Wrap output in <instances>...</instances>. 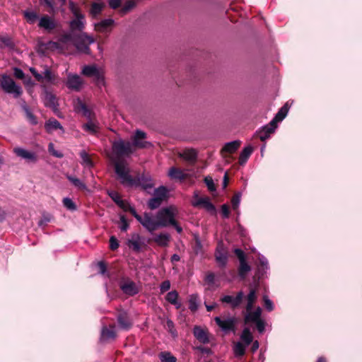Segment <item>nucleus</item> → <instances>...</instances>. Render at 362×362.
<instances>
[{"label":"nucleus","instance_id":"obj_1","mask_svg":"<svg viewBox=\"0 0 362 362\" xmlns=\"http://www.w3.org/2000/svg\"><path fill=\"white\" fill-rule=\"evenodd\" d=\"M177 214V208L173 206L160 209L156 214V219L158 221L160 228L172 225L175 227L177 232L180 233L182 231V228L177 224L175 220Z\"/></svg>","mask_w":362,"mask_h":362},{"label":"nucleus","instance_id":"obj_2","mask_svg":"<svg viewBox=\"0 0 362 362\" xmlns=\"http://www.w3.org/2000/svg\"><path fill=\"white\" fill-rule=\"evenodd\" d=\"M112 160L115 164V173L121 182L127 186L134 185L135 181L129 175V169L127 164L124 161L116 160L113 157L112 158Z\"/></svg>","mask_w":362,"mask_h":362},{"label":"nucleus","instance_id":"obj_3","mask_svg":"<svg viewBox=\"0 0 362 362\" xmlns=\"http://www.w3.org/2000/svg\"><path fill=\"white\" fill-rule=\"evenodd\" d=\"M82 74L93 78L98 86H105V72L102 67L96 65L85 66L82 69Z\"/></svg>","mask_w":362,"mask_h":362},{"label":"nucleus","instance_id":"obj_4","mask_svg":"<svg viewBox=\"0 0 362 362\" xmlns=\"http://www.w3.org/2000/svg\"><path fill=\"white\" fill-rule=\"evenodd\" d=\"M69 8L72 12L74 19L70 21L69 26L71 30H82L85 28V16L81 13L78 6L72 1H69Z\"/></svg>","mask_w":362,"mask_h":362},{"label":"nucleus","instance_id":"obj_5","mask_svg":"<svg viewBox=\"0 0 362 362\" xmlns=\"http://www.w3.org/2000/svg\"><path fill=\"white\" fill-rule=\"evenodd\" d=\"M134 148L130 142H124L122 140L115 141L112 144V155L110 156V158H115L116 160H119V157L121 156L129 155L132 153Z\"/></svg>","mask_w":362,"mask_h":362},{"label":"nucleus","instance_id":"obj_6","mask_svg":"<svg viewBox=\"0 0 362 362\" xmlns=\"http://www.w3.org/2000/svg\"><path fill=\"white\" fill-rule=\"evenodd\" d=\"M0 85L6 93L13 94L15 97L22 93L21 88L8 76L3 75L0 77Z\"/></svg>","mask_w":362,"mask_h":362},{"label":"nucleus","instance_id":"obj_7","mask_svg":"<svg viewBox=\"0 0 362 362\" xmlns=\"http://www.w3.org/2000/svg\"><path fill=\"white\" fill-rule=\"evenodd\" d=\"M139 218V222L150 233L160 228L158 219H154L149 214L144 213L142 217Z\"/></svg>","mask_w":362,"mask_h":362},{"label":"nucleus","instance_id":"obj_8","mask_svg":"<svg viewBox=\"0 0 362 362\" xmlns=\"http://www.w3.org/2000/svg\"><path fill=\"white\" fill-rule=\"evenodd\" d=\"M192 204L195 207H203L206 211L210 212H214L215 211V207L211 203L209 199L206 197H199L198 192H194L193 199L192 200Z\"/></svg>","mask_w":362,"mask_h":362},{"label":"nucleus","instance_id":"obj_9","mask_svg":"<svg viewBox=\"0 0 362 362\" xmlns=\"http://www.w3.org/2000/svg\"><path fill=\"white\" fill-rule=\"evenodd\" d=\"M94 42V39L86 33L80 34L78 40L75 42L77 49L81 52L88 53L89 52L88 45Z\"/></svg>","mask_w":362,"mask_h":362},{"label":"nucleus","instance_id":"obj_10","mask_svg":"<svg viewBox=\"0 0 362 362\" xmlns=\"http://www.w3.org/2000/svg\"><path fill=\"white\" fill-rule=\"evenodd\" d=\"M146 139V134L145 132L137 130L134 134V136L132 138L133 143L132 144V148H148L151 146V144L145 140Z\"/></svg>","mask_w":362,"mask_h":362},{"label":"nucleus","instance_id":"obj_11","mask_svg":"<svg viewBox=\"0 0 362 362\" xmlns=\"http://www.w3.org/2000/svg\"><path fill=\"white\" fill-rule=\"evenodd\" d=\"M214 320L223 332L234 330V327L236 323V319L235 317L221 319L219 317H216Z\"/></svg>","mask_w":362,"mask_h":362},{"label":"nucleus","instance_id":"obj_12","mask_svg":"<svg viewBox=\"0 0 362 362\" xmlns=\"http://www.w3.org/2000/svg\"><path fill=\"white\" fill-rule=\"evenodd\" d=\"M14 153L19 157L26 160L30 163H35L37 160L36 154L32 151H29L22 148H15Z\"/></svg>","mask_w":362,"mask_h":362},{"label":"nucleus","instance_id":"obj_13","mask_svg":"<svg viewBox=\"0 0 362 362\" xmlns=\"http://www.w3.org/2000/svg\"><path fill=\"white\" fill-rule=\"evenodd\" d=\"M114 25L112 19H105L94 24L95 30L100 33H109Z\"/></svg>","mask_w":362,"mask_h":362},{"label":"nucleus","instance_id":"obj_14","mask_svg":"<svg viewBox=\"0 0 362 362\" xmlns=\"http://www.w3.org/2000/svg\"><path fill=\"white\" fill-rule=\"evenodd\" d=\"M66 85L69 88L78 90L81 88L83 85V81L78 75L69 74L67 77Z\"/></svg>","mask_w":362,"mask_h":362},{"label":"nucleus","instance_id":"obj_15","mask_svg":"<svg viewBox=\"0 0 362 362\" xmlns=\"http://www.w3.org/2000/svg\"><path fill=\"white\" fill-rule=\"evenodd\" d=\"M276 128V124H275L274 123H272V122L271 121V122L268 125L264 126V127H262V129H260L257 132L259 139L263 141H265L270 136V135L272 133L274 132Z\"/></svg>","mask_w":362,"mask_h":362},{"label":"nucleus","instance_id":"obj_16","mask_svg":"<svg viewBox=\"0 0 362 362\" xmlns=\"http://www.w3.org/2000/svg\"><path fill=\"white\" fill-rule=\"evenodd\" d=\"M261 313L262 309L259 307H257L254 311H252V309L250 310H246V314L245 315V322H255L261 320Z\"/></svg>","mask_w":362,"mask_h":362},{"label":"nucleus","instance_id":"obj_17","mask_svg":"<svg viewBox=\"0 0 362 362\" xmlns=\"http://www.w3.org/2000/svg\"><path fill=\"white\" fill-rule=\"evenodd\" d=\"M243 298V293L240 291L235 297L231 296H224L223 298H221V300L223 303L230 304L233 308H235L240 304Z\"/></svg>","mask_w":362,"mask_h":362},{"label":"nucleus","instance_id":"obj_18","mask_svg":"<svg viewBox=\"0 0 362 362\" xmlns=\"http://www.w3.org/2000/svg\"><path fill=\"white\" fill-rule=\"evenodd\" d=\"M240 144L241 142L239 140H235L225 144L221 151L222 156H225L226 153L230 154L235 153L240 147Z\"/></svg>","mask_w":362,"mask_h":362},{"label":"nucleus","instance_id":"obj_19","mask_svg":"<svg viewBox=\"0 0 362 362\" xmlns=\"http://www.w3.org/2000/svg\"><path fill=\"white\" fill-rule=\"evenodd\" d=\"M152 240L158 246L167 247L170 241V235L167 233H160L156 234Z\"/></svg>","mask_w":362,"mask_h":362},{"label":"nucleus","instance_id":"obj_20","mask_svg":"<svg viewBox=\"0 0 362 362\" xmlns=\"http://www.w3.org/2000/svg\"><path fill=\"white\" fill-rule=\"evenodd\" d=\"M39 26L46 30L51 31L56 27V23L53 18L43 16L40 19Z\"/></svg>","mask_w":362,"mask_h":362},{"label":"nucleus","instance_id":"obj_21","mask_svg":"<svg viewBox=\"0 0 362 362\" xmlns=\"http://www.w3.org/2000/svg\"><path fill=\"white\" fill-rule=\"evenodd\" d=\"M168 176L173 180H183L187 177L186 171L172 167L169 169Z\"/></svg>","mask_w":362,"mask_h":362},{"label":"nucleus","instance_id":"obj_22","mask_svg":"<svg viewBox=\"0 0 362 362\" xmlns=\"http://www.w3.org/2000/svg\"><path fill=\"white\" fill-rule=\"evenodd\" d=\"M216 259L221 266H224L227 262V252L223 245L219 244L216 252Z\"/></svg>","mask_w":362,"mask_h":362},{"label":"nucleus","instance_id":"obj_23","mask_svg":"<svg viewBox=\"0 0 362 362\" xmlns=\"http://www.w3.org/2000/svg\"><path fill=\"white\" fill-rule=\"evenodd\" d=\"M123 292L129 296H133L138 293L139 288L136 285L131 281H127L121 285Z\"/></svg>","mask_w":362,"mask_h":362},{"label":"nucleus","instance_id":"obj_24","mask_svg":"<svg viewBox=\"0 0 362 362\" xmlns=\"http://www.w3.org/2000/svg\"><path fill=\"white\" fill-rule=\"evenodd\" d=\"M194 334L197 339H198L202 343L205 344L209 341L206 330L199 327H195L194 328Z\"/></svg>","mask_w":362,"mask_h":362},{"label":"nucleus","instance_id":"obj_25","mask_svg":"<svg viewBox=\"0 0 362 362\" xmlns=\"http://www.w3.org/2000/svg\"><path fill=\"white\" fill-rule=\"evenodd\" d=\"M252 151L253 148L251 146H247L243 148L239 157V163L241 165H243L246 163Z\"/></svg>","mask_w":362,"mask_h":362},{"label":"nucleus","instance_id":"obj_26","mask_svg":"<svg viewBox=\"0 0 362 362\" xmlns=\"http://www.w3.org/2000/svg\"><path fill=\"white\" fill-rule=\"evenodd\" d=\"M45 127L47 132L49 133H52V132L57 129H61L62 131H63V128L61 126L60 123L54 119H49L46 122Z\"/></svg>","mask_w":362,"mask_h":362},{"label":"nucleus","instance_id":"obj_27","mask_svg":"<svg viewBox=\"0 0 362 362\" xmlns=\"http://www.w3.org/2000/svg\"><path fill=\"white\" fill-rule=\"evenodd\" d=\"M288 112V104H285L276 115L275 117L272 120V123L276 124L278 122L282 121L286 116L287 115Z\"/></svg>","mask_w":362,"mask_h":362},{"label":"nucleus","instance_id":"obj_28","mask_svg":"<svg viewBox=\"0 0 362 362\" xmlns=\"http://www.w3.org/2000/svg\"><path fill=\"white\" fill-rule=\"evenodd\" d=\"M140 236L138 234H134L132 238L128 241L129 247L132 248L135 251H139L141 249V240Z\"/></svg>","mask_w":362,"mask_h":362},{"label":"nucleus","instance_id":"obj_29","mask_svg":"<svg viewBox=\"0 0 362 362\" xmlns=\"http://www.w3.org/2000/svg\"><path fill=\"white\" fill-rule=\"evenodd\" d=\"M180 156L186 160L192 161L197 157V152L194 149H185L180 153Z\"/></svg>","mask_w":362,"mask_h":362},{"label":"nucleus","instance_id":"obj_30","mask_svg":"<svg viewBox=\"0 0 362 362\" xmlns=\"http://www.w3.org/2000/svg\"><path fill=\"white\" fill-rule=\"evenodd\" d=\"M257 300V294L256 291L255 289H251L249 294L246 298V310H250L252 308L253 303Z\"/></svg>","mask_w":362,"mask_h":362},{"label":"nucleus","instance_id":"obj_31","mask_svg":"<svg viewBox=\"0 0 362 362\" xmlns=\"http://www.w3.org/2000/svg\"><path fill=\"white\" fill-rule=\"evenodd\" d=\"M111 198L123 209H127V203H126L124 200H122L119 194L115 192H112L110 194Z\"/></svg>","mask_w":362,"mask_h":362},{"label":"nucleus","instance_id":"obj_32","mask_svg":"<svg viewBox=\"0 0 362 362\" xmlns=\"http://www.w3.org/2000/svg\"><path fill=\"white\" fill-rule=\"evenodd\" d=\"M178 294L176 291H171L167 294L166 299L167 300L175 305L177 308L180 307V303L177 301Z\"/></svg>","mask_w":362,"mask_h":362},{"label":"nucleus","instance_id":"obj_33","mask_svg":"<svg viewBox=\"0 0 362 362\" xmlns=\"http://www.w3.org/2000/svg\"><path fill=\"white\" fill-rule=\"evenodd\" d=\"M241 340L245 346H248L252 341V335L248 328H245L240 336Z\"/></svg>","mask_w":362,"mask_h":362},{"label":"nucleus","instance_id":"obj_34","mask_svg":"<svg viewBox=\"0 0 362 362\" xmlns=\"http://www.w3.org/2000/svg\"><path fill=\"white\" fill-rule=\"evenodd\" d=\"M66 177L76 187L80 189H85L86 188V185L78 178L71 175H66Z\"/></svg>","mask_w":362,"mask_h":362},{"label":"nucleus","instance_id":"obj_35","mask_svg":"<svg viewBox=\"0 0 362 362\" xmlns=\"http://www.w3.org/2000/svg\"><path fill=\"white\" fill-rule=\"evenodd\" d=\"M103 7H104L103 3H93L91 6L90 13L93 17H95L99 13H100Z\"/></svg>","mask_w":362,"mask_h":362},{"label":"nucleus","instance_id":"obj_36","mask_svg":"<svg viewBox=\"0 0 362 362\" xmlns=\"http://www.w3.org/2000/svg\"><path fill=\"white\" fill-rule=\"evenodd\" d=\"M116 336L115 328H104L102 331V338L103 339H114Z\"/></svg>","mask_w":362,"mask_h":362},{"label":"nucleus","instance_id":"obj_37","mask_svg":"<svg viewBox=\"0 0 362 362\" xmlns=\"http://www.w3.org/2000/svg\"><path fill=\"white\" fill-rule=\"evenodd\" d=\"M80 156L81 158V163L83 165L86 166V167H92L93 163V161L91 160L90 156H88V154L83 151L80 153Z\"/></svg>","mask_w":362,"mask_h":362},{"label":"nucleus","instance_id":"obj_38","mask_svg":"<svg viewBox=\"0 0 362 362\" xmlns=\"http://www.w3.org/2000/svg\"><path fill=\"white\" fill-rule=\"evenodd\" d=\"M250 270V267L247 264L245 260L240 262L239 274L242 277H245L246 274Z\"/></svg>","mask_w":362,"mask_h":362},{"label":"nucleus","instance_id":"obj_39","mask_svg":"<svg viewBox=\"0 0 362 362\" xmlns=\"http://www.w3.org/2000/svg\"><path fill=\"white\" fill-rule=\"evenodd\" d=\"M168 190L165 187H160L156 189L154 192V196L156 197L160 198V200L163 201L167 197Z\"/></svg>","mask_w":362,"mask_h":362},{"label":"nucleus","instance_id":"obj_40","mask_svg":"<svg viewBox=\"0 0 362 362\" xmlns=\"http://www.w3.org/2000/svg\"><path fill=\"white\" fill-rule=\"evenodd\" d=\"M245 345L241 342H236L234 344L233 351L236 356H243L245 354Z\"/></svg>","mask_w":362,"mask_h":362},{"label":"nucleus","instance_id":"obj_41","mask_svg":"<svg viewBox=\"0 0 362 362\" xmlns=\"http://www.w3.org/2000/svg\"><path fill=\"white\" fill-rule=\"evenodd\" d=\"M160 359L162 362H176V358L169 352H163L160 354Z\"/></svg>","mask_w":362,"mask_h":362},{"label":"nucleus","instance_id":"obj_42","mask_svg":"<svg viewBox=\"0 0 362 362\" xmlns=\"http://www.w3.org/2000/svg\"><path fill=\"white\" fill-rule=\"evenodd\" d=\"M160 198L156 197L155 196L151 199L148 202V206L151 209H155L158 208L162 203Z\"/></svg>","mask_w":362,"mask_h":362},{"label":"nucleus","instance_id":"obj_43","mask_svg":"<svg viewBox=\"0 0 362 362\" xmlns=\"http://www.w3.org/2000/svg\"><path fill=\"white\" fill-rule=\"evenodd\" d=\"M83 127L86 131L90 133H95L98 129L97 124L92 121H90L88 123L83 124Z\"/></svg>","mask_w":362,"mask_h":362},{"label":"nucleus","instance_id":"obj_44","mask_svg":"<svg viewBox=\"0 0 362 362\" xmlns=\"http://www.w3.org/2000/svg\"><path fill=\"white\" fill-rule=\"evenodd\" d=\"M118 321L120 326L123 329H128L131 326V322L127 318L126 315H121L118 317Z\"/></svg>","mask_w":362,"mask_h":362},{"label":"nucleus","instance_id":"obj_45","mask_svg":"<svg viewBox=\"0 0 362 362\" xmlns=\"http://www.w3.org/2000/svg\"><path fill=\"white\" fill-rule=\"evenodd\" d=\"M76 109L78 112H81L85 116H89L90 113L87 110L86 105L80 100H77L75 105Z\"/></svg>","mask_w":362,"mask_h":362},{"label":"nucleus","instance_id":"obj_46","mask_svg":"<svg viewBox=\"0 0 362 362\" xmlns=\"http://www.w3.org/2000/svg\"><path fill=\"white\" fill-rule=\"evenodd\" d=\"M64 206L69 210L75 211L76 209V206L74 202L68 197L64 198L63 199Z\"/></svg>","mask_w":362,"mask_h":362},{"label":"nucleus","instance_id":"obj_47","mask_svg":"<svg viewBox=\"0 0 362 362\" xmlns=\"http://www.w3.org/2000/svg\"><path fill=\"white\" fill-rule=\"evenodd\" d=\"M189 309L192 311L197 310L198 308V297L192 295L189 298Z\"/></svg>","mask_w":362,"mask_h":362},{"label":"nucleus","instance_id":"obj_48","mask_svg":"<svg viewBox=\"0 0 362 362\" xmlns=\"http://www.w3.org/2000/svg\"><path fill=\"white\" fill-rule=\"evenodd\" d=\"M24 16L27 21L30 23H34L37 18V15L34 11H25L24 13Z\"/></svg>","mask_w":362,"mask_h":362},{"label":"nucleus","instance_id":"obj_49","mask_svg":"<svg viewBox=\"0 0 362 362\" xmlns=\"http://www.w3.org/2000/svg\"><path fill=\"white\" fill-rule=\"evenodd\" d=\"M240 198H241V194L238 193L236 194L231 199V204L233 209L234 210H237L239 207L240 203Z\"/></svg>","mask_w":362,"mask_h":362},{"label":"nucleus","instance_id":"obj_50","mask_svg":"<svg viewBox=\"0 0 362 362\" xmlns=\"http://www.w3.org/2000/svg\"><path fill=\"white\" fill-rule=\"evenodd\" d=\"M205 183L210 191H214L216 189L214 181L211 177H206L204 179Z\"/></svg>","mask_w":362,"mask_h":362},{"label":"nucleus","instance_id":"obj_51","mask_svg":"<svg viewBox=\"0 0 362 362\" xmlns=\"http://www.w3.org/2000/svg\"><path fill=\"white\" fill-rule=\"evenodd\" d=\"M263 300H264V305H265V308L269 310V311H272L273 309H274V305H273V303L272 302V300H270L267 296H264L263 297Z\"/></svg>","mask_w":362,"mask_h":362},{"label":"nucleus","instance_id":"obj_52","mask_svg":"<svg viewBox=\"0 0 362 362\" xmlns=\"http://www.w3.org/2000/svg\"><path fill=\"white\" fill-rule=\"evenodd\" d=\"M110 247L112 250H115L119 247V243L117 238L112 236L110 239Z\"/></svg>","mask_w":362,"mask_h":362},{"label":"nucleus","instance_id":"obj_53","mask_svg":"<svg viewBox=\"0 0 362 362\" xmlns=\"http://www.w3.org/2000/svg\"><path fill=\"white\" fill-rule=\"evenodd\" d=\"M170 283L169 281H163L160 285V291L162 293H164L170 289Z\"/></svg>","mask_w":362,"mask_h":362},{"label":"nucleus","instance_id":"obj_54","mask_svg":"<svg viewBox=\"0 0 362 362\" xmlns=\"http://www.w3.org/2000/svg\"><path fill=\"white\" fill-rule=\"evenodd\" d=\"M257 325V328L259 332H262L264 330V322L263 320H259L255 322Z\"/></svg>","mask_w":362,"mask_h":362},{"label":"nucleus","instance_id":"obj_55","mask_svg":"<svg viewBox=\"0 0 362 362\" xmlns=\"http://www.w3.org/2000/svg\"><path fill=\"white\" fill-rule=\"evenodd\" d=\"M120 220H121V223H122V226L120 227L121 230H127L129 227V224H128L127 221H126V219L124 216H121Z\"/></svg>","mask_w":362,"mask_h":362},{"label":"nucleus","instance_id":"obj_56","mask_svg":"<svg viewBox=\"0 0 362 362\" xmlns=\"http://www.w3.org/2000/svg\"><path fill=\"white\" fill-rule=\"evenodd\" d=\"M135 4L132 1H128L126 5L123 8V11L124 12L129 11L130 9H132L134 6Z\"/></svg>","mask_w":362,"mask_h":362},{"label":"nucleus","instance_id":"obj_57","mask_svg":"<svg viewBox=\"0 0 362 362\" xmlns=\"http://www.w3.org/2000/svg\"><path fill=\"white\" fill-rule=\"evenodd\" d=\"M235 253L238 256L240 262L242 261V260H245L244 252L241 250L235 249Z\"/></svg>","mask_w":362,"mask_h":362},{"label":"nucleus","instance_id":"obj_58","mask_svg":"<svg viewBox=\"0 0 362 362\" xmlns=\"http://www.w3.org/2000/svg\"><path fill=\"white\" fill-rule=\"evenodd\" d=\"M221 212H222V214L223 216V217L225 218H228V216H229V209H228V206L227 205H223L221 206Z\"/></svg>","mask_w":362,"mask_h":362},{"label":"nucleus","instance_id":"obj_59","mask_svg":"<svg viewBox=\"0 0 362 362\" xmlns=\"http://www.w3.org/2000/svg\"><path fill=\"white\" fill-rule=\"evenodd\" d=\"M30 71L32 72V74L34 75V76L38 81H41L42 80L43 76L41 74H38L34 68H30Z\"/></svg>","mask_w":362,"mask_h":362},{"label":"nucleus","instance_id":"obj_60","mask_svg":"<svg viewBox=\"0 0 362 362\" xmlns=\"http://www.w3.org/2000/svg\"><path fill=\"white\" fill-rule=\"evenodd\" d=\"M110 6L112 8H116L119 7L120 5V1L119 0H110L109 1Z\"/></svg>","mask_w":362,"mask_h":362},{"label":"nucleus","instance_id":"obj_61","mask_svg":"<svg viewBox=\"0 0 362 362\" xmlns=\"http://www.w3.org/2000/svg\"><path fill=\"white\" fill-rule=\"evenodd\" d=\"M129 210L130 212L132 214V215L136 218V220L139 221V218L138 217H142V215H139L134 209L130 207L128 204H127V209L126 210Z\"/></svg>","mask_w":362,"mask_h":362},{"label":"nucleus","instance_id":"obj_62","mask_svg":"<svg viewBox=\"0 0 362 362\" xmlns=\"http://www.w3.org/2000/svg\"><path fill=\"white\" fill-rule=\"evenodd\" d=\"M14 75L18 78H23L24 77L23 72L21 69L17 68L14 69Z\"/></svg>","mask_w":362,"mask_h":362},{"label":"nucleus","instance_id":"obj_63","mask_svg":"<svg viewBox=\"0 0 362 362\" xmlns=\"http://www.w3.org/2000/svg\"><path fill=\"white\" fill-rule=\"evenodd\" d=\"M71 34H66V35H64L61 37L60 42L62 43H66L71 40Z\"/></svg>","mask_w":362,"mask_h":362},{"label":"nucleus","instance_id":"obj_64","mask_svg":"<svg viewBox=\"0 0 362 362\" xmlns=\"http://www.w3.org/2000/svg\"><path fill=\"white\" fill-rule=\"evenodd\" d=\"M214 275L213 274H209L206 276V281L208 282V283H211L212 284L214 281Z\"/></svg>","mask_w":362,"mask_h":362}]
</instances>
